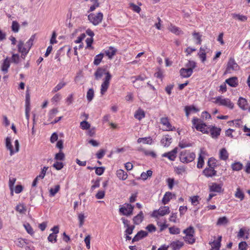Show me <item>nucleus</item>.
<instances>
[{
	"label": "nucleus",
	"instance_id": "nucleus-40",
	"mask_svg": "<svg viewBox=\"0 0 250 250\" xmlns=\"http://www.w3.org/2000/svg\"><path fill=\"white\" fill-rule=\"evenodd\" d=\"M17 211L20 213H24L26 211V208L23 204H19L16 207Z\"/></svg>",
	"mask_w": 250,
	"mask_h": 250
},
{
	"label": "nucleus",
	"instance_id": "nucleus-28",
	"mask_svg": "<svg viewBox=\"0 0 250 250\" xmlns=\"http://www.w3.org/2000/svg\"><path fill=\"white\" fill-rule=\"evenodd\" d=\"M247 101L246 99L242 97H240L238 101V104L239 106L243 110H246L247 108L246 106L247 105Z\"/></svg>",
	"mask_w": 250,
	"mask_h": 250
},
{
	"label": "nucleus",
	"instance_id": "nucleus-41",
	"mask_svg": "<svg viewBox=\"0 0 250 250\" xmlns=\"http://www.w3.org/2000/svg\"><path fill=\"white\" fill-rule=\"evenodd\" d=\"M80 127L83 130H87L90 127V124L87 121H83L80 123Z\"/></svg>",
	"mask_w": 250,
	"mask_h": 250
},
{
	"label": "nucleus",
	"instance_id": "nucleus-5",
	"mask_svg": "<svg viewBox=\"0 0 250 250\" xmlns=\"http://www.w3.org/2000/svg\"><path fill=\"white\" fill-rule=\"evenodd\" d=\"M192 124L195 128L203 133H208L209 127H208L207 125L201 122V121L196 118H194L192 121Z\"/></svg>",
	"mask_w": 250,
	"mask_h": 250
},
{
	"label": "nucleus",
	"instance_id": "nucleus-7",
	"mask_svg": "<svg viewBox=\"0 0 250 250\" xmlns=\"http://www.w3.org/2000/svg\"><path fill=\"white\" fill-rule=\"evenodd\" d=\"M239 67L233 58L229 59L225 74L232 73L234 71L238 70Z\"/></svg>",
	"mask_w": 250,
	"mask_h": 250
},
{
	"label": "nucleus",
	"instance_id": "nucleus-48",
	"mask_svg": "<svg viewBox=\"0 0 250 250\" xmlns=\"http://www.w3.org/2000/svg\"><path fill=\"white\" fill-rule=\"evenodd\" d=\"M180 161L183 163H188L194 160L195 157H179Z\"/></svg>",
	"mask_w": 250,
	"mask_h": 250
},
{
	"label": "nucleus",
	"instance_id": "nucleus-38",
	"mask_svg": "<svg viewBox=\"0 0 250 250\" xmlns=\"http://www.w3.org/2000/svg\"><path fill=\"white\" fill-rule=\"evenodd\" d=\"M228 220L227 218L225 216L220 217L218 218L217 225H222L227 224L228 223Z\"/></svg>",
	"mask_w": 250,
	"mask_h": 250
},
{
	"label": "nucleus",
	"instance_id": "nucleus-47",
	"mask_svg": "<svg viewBox=\"0 0 250 250\" xmlns=\"http://www.w3.org/2000/svg\"><path fill=\"white\" fill-rule=\"evenodd\" d=\"M30 95L28 90L26 91L25 107H30Z\"/></svg>",
	"mask_w": 250,
	"mask_h": 250
},
{
	"label": "nucleus",
	"instance_id": "nucleus-6",
	"mask_svg": "<svg viewBox=\"0 0 250 250\" xmlns=\"http://www.w3.org/2000/svg\"><path fill=\"white\" fill-rule=\"evenodd\" d=\"M103 19V14L101 12H99L97 14L91 13L88 16V21L95 26L100 23Z\"/></svg>",
	"mask_w": 250,
	"mask_h": 250
},
{
	"label": "nucleus",
	"instance_id": "nucleus-30",
	"mask_svg": "<svg viewBox=\"0 0 250 250\" xmlns=\"http://www.w3.org/2000/svg\"><path fill=\"white\" fill-rule=\"evenodd\" d=\"M145 116V113L144 110L141 109H138L134 114V117L136 119L141 120Z\"/></svg>",
	"mask_w": 250,
	"mask_h": 250
},
{
	"label": "nucleus",
	"instance_id": "nucleus-36",
	"mask_svg": "<svg viewBox=\"0 0 250 250\" xmlns=\"http://www.w3.org/2000/svg\"><path fill=\"white\" fill-rule=\"evenodd\" d=\"M60 186L58 185L55 186L54 188H51L49 190L50 196H54L60 190Z\"/></svg>",
	"mask_w": 250,
	"mask_h": 250
},
{
	"label": "nucleus",
	"instance_id": "nucleus-15",
	"mask_svg": "<svg viewBox=\"0 0 250 250\" xmlns=\"http://www.w3.org/2000/svg\"><path fill=\"white\" fill-rule=\"evenodd\" d=\"M184 245L183 242L176 240L172 241L169 246L172 249V250H179L183 247Z\"/></svg>",
	"mask_w": 250,
	"mask_h": 250
},
{
	"label": "nucleus",
	"instance_id": "nucleus-10",
	"mask_svg": "<svg viewBox=\"0 0 250 250\" xmlns=\"http://www.w3.org/2000/svg\"><path fill=\"white\" fill-rule=\"evenodd\" d=\"M15 149H13L11 143V139L10 137H7L6 138V146L7 148L9 150L10 152V155H12L14 152H17L19 151V143L17 140L15 141Z\"/></svg>",
	"mask_w": 250,
	"mask_h": 250
},
{
	"label": "nucleus",
	"instance_id": "nucleus-31",
	"mask_svg": "<svg viewBox=\"0 0 250 250\" xmlns=\"http://www.w3.org/2000/svg\"><path fill=\"white\" fill-rule=\"evenodd\" d=\"M104 56V53H100L96 55L94 58V64L96 65H98L101 62Z\"/></svg>",
	"mask_w": 250,
	"mask_h": 250
},
{
	"label": "nucleus",
	"instance_id": "nucleus-26",
	"mask_svg": "<svg viewBox=\"0 0 250 250\" xmlns=\"http://www.w3.org/2000/svg\"><path fill=\"white\" fill-rule=\"evenodd\" d=\"M207 47L206 46L204 47H201L200 51L198 53V55L199 58L201 59V61L204 62L206 60V50Z\"/></svg>",
	"mask_w": 250,
	"mask_h": 250
},
{
	"label": "nucleus",
	"instance_id": "nucleus-29",
	"mask_svg": "<svg viewBox=\"0 0 250 250\" xmlns=\"http://www.w3.org/2000/svg\"><path fill=\"white\" fill-rule=\"evenodd\" d=\"M168 30L172 33L176 34V35H180V34H183V32L180 29V28L175 25H173L171 24L168 27Z\"/></svg>",
	"mask_w": 250,
	"mask_h": 250
},
{
	"label": "nucleus",
	"instance_id": "nucleus-16",
	"mask_svg": "<svg viewBox=\"0 0 250 250\" xmlns=\"http://www.w3.org/2000/svg\"><path fill=\"white\" fill-rule=\"evenodd\" d=\"M148 234V233L144 230H141L139 231L135 236L133 237L132 239V242H136L142 239V238L146 237Z\"/></svg>",
	"mask_w": 250,
	"mask_h": 250
},
{
	"label": "nucleus",
	"instance_id": "nucleus-59",
	"mask_svg": "<svg viewBox=\"0 0 250 250\" xmlns=\"http://www.w3.org/2000/svg\"><path fill=\"white\" fill-rule=\"evenodd\" d=\"M175 170L178 174H181L186 171L185 168L183 167H176Z\"/></svg>",
	"mask_w": 250,
	"mask_h": 250
},
{
	"label": "nucleus",
	"instance_id": "nucleus-4",
	"mask_svg": "<svg viewBox=\"0 0 250 250\" xmlns=\"http://www.w3.org/2000/svg\"><path fill=\"white\" fill-rule=\"evenodd\" d=\"M134 207L129 203H125L120 206L119 212L120 214L126 216H130L133 214Z\"/></svg>",
	"mask_w": 250,
	"mask_h": 250
},
{
	"label": "nucleus",
	"instance_id": "nucleus-22",
	"mask_svg": "<svg viewBox=\"0 0 250 250\" xmlns=\"http://www.w3.org/2000/svg\"><path fill=\"white\" fill-rule=\"evenodd\" d=\"M172 138L168 135L163 136L161 142L164 146H168L171 143Z\"/></svg>",
	"mask_w": 250,
	"mask_h": 250
},
{
	"label": "nucleus",
	"instance_id": "nucleus-2",
	"mask_svg": "<svg viewBox=\"0 0 250 250\" xmlns=\"http://www.w3.org/2000/svg\"><path fill=\"white\" fill-rule=\"evenodd\" d=\"M34 40V36H31L30 39L24 44L22 41H20L18 45V51L21 53V57L24 58V56L28 53L30 49L33 45Z\"/></svg>",
	"mask_w": 250,
	"mask_h": 250
},
{
	"label": "nucleus",
	"instance_id": "nucleus-21",
	"mask_svg": "<svg viewBox=\"0 0 250 250\" xmlns=\"http://www.w3.org/2000/svg\"><path fill=\"white\" fill-rule=\"evenodd\" d=\"M117 52V49L112 46L109 47V48L104 51V53L109 59H112L114 55H115Z\"/></svg>",
	"mask_w": 250,
	"mask_h": 250
},
{
	"label": "nucleus",
	"instance_id": "nucleus-50",
	"mask_svg": "<svg viewBox=\"0 0 250 250\" xmlns=\"http://www.w3.org/2000/svg\"><path fill=\"white\" fill-rule=\"evenodd\" d=\"M57 235L54 233H51L49 235L47 239L51 243H56L57 242Z\"/></svg>",
	"mask_w": 250,
	"mask_h": 250
},
{
	"label": "nucleus",
	"instance_id": "nucleus-23",
	"mask_svg": "<svg viewBox=\"0 0 250 250\" xmlns=\"http://www.w3.org/2000/svg\"><path fill=\"white\" fill-rule=\"evenodd\" d=\"M144 214L142 211H141L137 215L133 218V221L135 225H139L144 220Z\"/></svg>",
	"mask_w": 250,
	"mask_h": 250
},
{
	"label": "nucleus",
	"instance_id": "nucleus-58",
	"mask_svg": "<svg viewBox=\"0 0 250 250\" xmlns=\"http://www.w3.org/2000/svg\"><path fill=\"white\" fill-rule=\"evenodd\" d=\"M209 244L211 245L212 248L216 249L217 250H219L221 247V244L220 242L216 241H214Z\"/></svg>",
	"mask_w": 250,
	"mask_h": 250
},
{
	"label": "nucleus",
	"instance_id": "nucleus-60",
	"mask_svg": "<svg viewBox=\"0 0 250 250\" xmlns=\"http://www.w3.org/2000/svg\"><path fill=\"white\" fill-rule=\"evenodd\" d=\"M135 228V226L134 225H131L130 227L126 228L125 230V233L126 235H130L132 233L133 231Z\"/></svg>",
	"mask_w": 250,
	"mask_h": 250
},
{
	"label": "nucleus",
	"instance_id": "nucleus-25",
	"mask_svg": "<svg viewBox=\"0 0 250 250\" xmlns=\"http://www.w3.org/2000/svg\"><path fill=\"white\" fill-rule=\"evenodd\" d=\"M226 83L231 87H236L238 84V79L236 77L230 78L226 80Z\"/></svg>",
	"mask_w": 250,
	"mask_h": 250
},
{
	"label": "nucleus",
	"instance_id": "nucleus-63",
	"mask_svg": "<svg viewBox=\"0 0 250 250\" xmlns=\"http://www.w3.org/2000/svg\"><path fill=\"white\" fill-rule=\"evenodd\" d=\"M84 242L87 249H89L90 248V236L89 235L85 237L84 238Z\"/></svg>",
	"mask_w": 250,
	"mask_h": 250
},
{
	"label": "nucleus",
	"instance_id": "nucleus-54",
	"mask_svg": "<svg viewBox=\"0 0 250 250\" xmlns=\"http://www.w3.org/2000/svg\"><path fill=\"white\" fill-rule=\"evenodd\" d=\"M129 5H130V7L132 8V9L134 11H135V12H137L138 13H139L140 12V11L141 10V9L138 5L134 4L133 3H129Z\"/></svg>",
	"mask_w": 250,
	"mask_h": 250
},
{
	"label": "nucleus",
	"instance_id": "nucleus-43",
	"mask_svg": "<svg viewBox=\"0 0 250 250\" xmlns=\"http://www.w3.org/2000/svg\"><path fill=\"white\" fill-rule=\"evenodd\" d=\"M169 231V233L172 234H178L180 232V229L175 226L170 227Z\"/></svg>",
	"mask_w": 250,
	"mask_h": 250
},
{
	"label": "nucleus",
	"instance_id": "nucleus-44",
	"mask_svg": "<svg viewBox=\"0 0 250 250\" xmlns=\"http://www.w3.org/2000/svg\"><path fill=\"white\" fill-rule=\"evenodd\" d=\"M196 66V63L195 62L193 61H188V62L186 64V68H190L193 71V69L195 68Z\"/></svg>",
	"mask_w": 250,
	"mask_h": 250
},
{
	"label": "nucleus",
	"instance_id": "nucleus-9",
	"mask_svg": "<svg viewBox=\"0 0 250 250\" xmlns=\"http://www.w3.org/2000/svg\"><path fill=\"white\" fill-rule=\"evenodd\" d=\"M214 103L219 104V105L226 106L230 109H233L234 107L233 104L229 99L223 98L221 96H219L216 98V100L214 102Z\"/></svg>",
	"mask_w": 250,
	"mask_h": 250
},
{
	"label": "nucleus",
	"instance_id": "nucleus-11",
	"mask_svg": "<svg viewBox=\"0 0 250 250\" xmlns=\"http://www.w3.org/2000/svg\"><path fill=\"white\" fill-rule=\"evenodd\" d=\"M10 65V59L8 57H6L3 61L0 69L4 74H6L8 71V68Z\"/></svg>",
	"mask_w": 250,
	"mask_h": 250
},
{
	"label": "nucleus",
	"instance_id": "nucleus-52",
	"mask_svg": "<svg viewBox=\"0 0 250 250\" xmlns=\"http://www.w3.org/2000/svg\"><path fill=\"white\" fill-rule=\"evenodd\" d=\"M178 148V147H175L173 150H172L171 151L169 152L168 153H166L163 154L162 156H174V155L176 154L177 152Z\"/></svg>",
	"mask_w": 250,
	"mask_h": 250
},
{
	"label": "nucleus",
	"instance_id": "nucleus-24",
	"mask_svg": "<svg viewBox=\"0 0 250 250\" xmlns=\"http://www.w3.org/2000/svg\"><path fill=\"white\" fill-rule=\"evenodd\" d=\"M152 142V139L150 137L139 138L137 140V143L138 144H143L145 145H151Z\"/></svg>",
	"mask_w": 250,
	"mask_h": 250
},
{
	"label": "nucleus",
	"instance_id": "nucleus-32",
	"mask_svg": "<svg viewBox=\"0 0 250 250\" xmlns=\"http://www.w3.org/2000/svg\"><path fill=\"white\" fill-rule=\"evenodd\" d=\"M235 197L236 198L240 199L241 201L243 200L244 199V194L239 188H238L236 189V191L235 193Z\"/></svg>",
	"mask_w": 250,
	"mask_h": 250
},
{
	"label": "nucleus",
	"instance_id": "nucleus-34",
	"mask_svg": "<svg viewBox=\"0 0 250 250\" xmlns=\"http://www.w3.org/2000/svg\"><path fill=\"white\" fill-rule=\"evenodd\" d=\"M94 95V90L92 88L89 89L86 94V98L87 100L89 102L91 101L93 98Z\"/></svg>",
	"mask_w": 250,
	"mask_h": 250
},
{
	"label": "nucleus",
	"instance_id": "nucleus-37",
	"mask_svg": "<svg viewBox=\"0 0 250 250\" xmlns=\"http://www.w3.org/2000/svg\"><path fill=\"white\" fill-rule=\"evenodd\" d=\"M66 85V83L64 82L61 81L53 89L52 92L55 93L61 89L63 86Z\"/></svg>",
	"mask_w": 250,
	"mask_h": 250
},
{
	"label": "nucleus",
	"instance_id": "nucleus-18",
	"mask_svg": "<svg viewBox=\"0 0 250 250\" xmlns=\"http://www.w3.org/2000/svg\"><path fill=\"white\" fill-rule=\"evenodd\" d=\"M192 69L190 68H182L180 70V75L183 78H188L192 75Z\"/></svg>",
	"mask_w": 250,
	"mask_h": 250
},
{
	"label": "nucleus",
	"instance_id": "nucleus-20",
	"mask_svg": "<svg viewBox=\"0 0 250 250\" xmlns=\"http://www.w3.org/2000/svg\"><path fill=\"white\" fill-rule=\"evenodd\" d=\"M63 158L64 157H55L56 162L54 163L53 166L57 170H60L63 167V164L62 161L63 160Z\"/></svg>",
	"mask_w": 250,
	"mask_h": 250
},
{
	"label": "nucleus",
	"instance_id": "nucleus-1",
	"mask_svg": "<svg viewBox=\"0 0 250 250\" xmlns=\"http://www.w3.org/2000/svg\"><path fill=\"white\" fill-rule=\"evenodd\" d=\"M104 75H105L104 79V82L101 84V93L102 95H104L106 92L109 86L110 81L112 76L109 72L104 67H98L94 73V76L96 80H99L102 78Z\"/></svg>",
	"mask_w": 250,
	"mask_h": 250
},
{
	"label": "nucleus",
	"instance_id": "nucleus-14",
	"mask_svg": "<svg viewBox=\"0 0 250 250\" xmlns=\"http://www.w3.org/2000/svg\"><path fill=\"white\" fill-rule=\"evenodd\" d=\"M209 191L220 193L223 191L222 185L212 183L209 187Z\"/></svg>",
	"mask_w": 250,
	"mask_h": 250
},
{
	"label": "nucleus",
	"instance_id": "nucleus-27",
	"mask_svg": "<svg viewBox=\"0 0 250 250\" xmlns=\"http://www.w3.org/2000/svg\"><path fill=\"white\" fill-rule=\"evenodd\" d=\"M117 176L121 180H125L127 178V174L123 169H119L116 172Z\"/></svg>",
	"mask_w": 250,
	"mask_h": 250
},
{
	"label": "nucleus",
	"instance_id": "nucleus-51",
	"mask_svg": "<svg viewBox=\"0 0 250 250\" xmlns=\"http://www.w3.org/2000/svg\"><path fill=\"white\" fill-rule=\"evenodd\" d=\"M84 215L83 213H80L78 215V220L79 221V226L81 227L83 226L84 222Z\"/></svg>",
	"mask_w": 250,
	"mask_h": 250
},
{
	"label": "nucleus",
	"instance_id": "nucleus-42",
	"mask_svg": "<svg viewBox=\"0 0 250 250\" xmlns=\"http://www.w3.org/2000/svg\"><path fill=\"white\" fill-rule=\"evenodd\" d=\"M12 30L17 33L19 31L20 28V25L19 23L16 21H13L12 22V26H11Z\"/></svg>",
	"mask_w": 250,
	"mask_h": 250
},
{
	"label": "nucleus",
	"instance_id": "nucleus-19",
	"mask_svg": "<svg viewBox=\"0 0 250 250\" xmlns=\"http://www.w3.org/2000/svg\"><path fill=\"white\" fill-rule=\"evenodd\" d=\"M210 132L211 136L212 138H216L220 134L221 129L215 126L209 127L208 131Z\"/></svg>",
	"mask_w": 250,
	"mask_h": 250
},
{
	"label": "nucleus",
	"instance_id": "nucleus-64",
	"mask_svg": "<svg viewBox=\"0 0 250 250\" xmlns=\"http://www.w3.org/2000/svg\"><path fill=\"white\" fill-rule=\"evenodd\" d=\"M58 112V111L57 108H53L51 109L49 112V119H51L54 118Z\"/></svg>",
	"mask_w": 250,
	"mask_h": 250
},
{
	"label": "nucleus",
	"instance_id": "nucleus-3",
	"mask_svg": "<svg viewBox=\"0 0 250 250\" xmlns=\"http://www.w3.org/2000/svg\"><path fill=\"white\" fill-rule=\"evenodd\" d=\"M186 235L183 237L185 241L188 244H193L195 242V231L193 227L190 226L183 231Z\"/></svg>",
	"mask_w": 250,
	"mask_h": 250
},
{
	"label": "nucleus",
	"instance_id": "nucleus-56",
	"mask_svg": "<svg viewBox=\"0 0 250 250\" xmlns=\"http://www.w3.org/2000/svg\"><path fill=\"white\" fill-rule=\"evenodd\" d=\"M25 243L26 242L24 239L22 238H19L17 241L16 245L17 246L20 248H22L24 246Z\"/></svg>",
	"mask_w": 250,
	"mask_h": 250
},
{
	"label": "nucleus",
	"instance_id": "nucleus-45",
	"mask_svg": "<svg viewBox=\"0 0 250 250\" xmlns=\"http://www.w3.org/2000/svg\"><path fill=\"white\" fill-rule=\"evenodd\" d=\"M243 165L239 162L235 163L232 165V168L233 170H240L242 168Z\"/></svg>",
	"mask_w": 250,
	"mask_h": 250
},
{
	"label": "nucleus",
	"instance_id": "nucleus-33",
	"mask_svg": "<svg viewBox=\"0 0 250 250\" xmlns=\"http://www.w3.org/2000/svg\"><path fill=\"white\" fill-rule=\"evenodd\" d=\"M17 179L14 176H11L10 175L9 177V181H8V186L10 189H12V188H14V184L16 181Z\"/></svg>",
	"mask_w": 250,
	"mask_h": 250
},
{
	"label": "nucleus",
	"instance_id": "nucleus-61",
	"mask_svg": "<svg viewBox=\"0 0 250 250\" xmlns=\"http://www.w3.org/2000/svg\"><path fill=\"white\" fill-rule=\"evenodd\" d=\"M105 192L104 191L100 190L96 194V198L98 199H102L104 198Z\"/></svg>",
	"mask_w": 250,
	"mask_h": 250
},
{
	"label": "nucleus",
	"instance_id": "nucleus-39",
	"mask_svg": "<svg viewBox=\"0 0 250 250\" xmlns=\"http://www.w3.org/2000/svg\"><path fill=\"white\" fill-rule=\"evenodd\" d=\"M232 17L234 19H237L238 20L242 21H247V17L246 16L241 15L240 14H233Z\"/></svg>",
	"mask_w": 250,
	"mask_h": 250
},
{
	"label": "nucleus",
	"instance_id": "nucleus-46",
	"mask_svg": "<svg viewBox=\"0 0 250 250\" xmlns=\"http://www.w3.org/2000/svg\"><path fill=\"white\" fill-rule=\"evenodd\" d=\"M24 227L26 229V231L30 234L32 235L34 234V232L33 229L31 226V225L29 223H26L24 224Z\"/></svg>",
	"mask_w": 250,
	"mask_h": 250
},
{
	"label": "nucleus",
	"instance_id": "nucleus-35",
	"mask_svg": "<svg viewBox=\"0 0 250 250\" xmlns=\"http://www.w3.org/2000/svg\"><path fill=\"white\" fill-rule=\"evenodd\" d=\"M199 196L197 195L190 197V201L193 206H197L199 203Z\"/></svg>",
	"mask_w": 250,
	"mask_h": 250
},
{
	"label": "nucleus",
	"instance_id": "nucleus-49",
	"mask_svg": "<svg viewBox=\"0 0 250 250\" xmlns=\"http://www.w3.org/2000/svg\"><path fill=\"white\" fill-rule=\"evenodd\" d=\"M11 59L12 62L16 64L18 63L20 61V56L18 54H13Z\"/></svg>",
	"mask_w": 250,
	"mask_h": 250
},
{
	"label": "nucleus",
	"instance_id": "nucleus-17",
	"mask_svg": "<svg viewBox=\"0 0 250 250\" xmlns=\"http://www.w3.org/2000/svg\"><path fill=\"white\" fill-rule=\"evenodd\" d=\"M175 196L171 192L167 191L165 193L162 200V204L164 205L168 203L172 197Z\"/></svg>",
	"mask_w": 250,
	"mask_h": 250
},
{
	"label": "nucleus",
	"instance_id": "nucleus-8",
	"mask_svg": "<svg viewBox=\"0 0 250 250\" xmlns=\"http://www.w3.org/2000/svg\"><path fill=\"white\" fill-rule=\"evenodd\" d=\"M170 213V209L168 206H162L158 210H155L152 212L151 216L155 218L159 216H163Z\"/></svg>",
	"mask_w": 250,
	"mask_h": 250
},
{
	"label": "nucleus",
	"instance_id": "nucleus-53",
	"mask_svg": "<svg viewBox=\"0 0 250 250\" xmlns=\"http://www.w3.org/2000/svg\"><path fill=\"white\" fill-rule=\"evenodd\" d=\"M248 244L245 241L239 243L238 249L239 250H247Z\"/></svg>",
	"mask_w": 250,
	"mask_h": 250
},
{
	"label": "nucleus",
	"instance_id": "nucleus-55",
	"mask_svg": "<svg viewBox=\"0 0 250 250\" xmlns=\"http://www.w3.org/2000/svg\"><path fill=\"white\" fill-rule=\"evenodd\" d=\"M48 169V167H44L42 169L40 174L38 175L39 177L41 178V179H43L46 174V171Z\"/></svg>",
	"mask_w": 250,
	"mask_h": 250
},
{
	"label": "nucleus",
	"instance_id": "nucleus-62",
	"mask_svg": "<svg viewBox=\"0 0 250 250\" xmlns=\"http://www.w3.org/2000/svg\"><path fill=\"white\" fill-rule=\"evenodd\" d=\"M204 164V157H198V161L197 165L198 168H202Z\"/></svg>",
	"mask_w": 250,
	"mask_h": 250
},
{
	"label": "nucleus",
	"instance_id": "nucleus-13",
	"mask_svg": "<svg viewBox=\"0 0 250 250\" xmlns=\"http://www.w3.org/2000/svg\"><path fill=\"white\" fill-rule=\"evenodd\" d=\"M161 123L166 126L165 130L167 131L174 130L175 129V127L172 126L170 124L168 119L167 117H163L161 119Z\"/></svg>",
	"mask_w": 250,
	"mask_h": 250
},
{
	"label": "nucleus",
	"instance_id": "nucleus-57",
	"mask_svg": "<svg viewBox=\"0 0 250 250\" xmlns=\"http://www.w3.org/2000/svg\"><path fill=\"white\" fill-rule=\"evenodd\" d=\"M193 36L194 38L197 41L196 43L200 44L202 42L201 40V36L199 34V33L194 32L193 33Z\"/></svg>",
	"mask_w": 250,
	"mask_h": 250
},
{
	"label": "nucleus",
	"instance_id": "nucleus-12",
	"mask_svg": "<svg viewBox=\"0 0 250 250\" xmlns=\"http://www.w3.org/2000/svg\"><path fill=\"white\" fill-rule=\"evenodd\" d=\"M203 173L207 177H212L216 175L217 171L214 170L213 167H208L203 170Z\"/></svg>",
	"mask_w": 250,
	"mask_h": 250
}]
</instances>
